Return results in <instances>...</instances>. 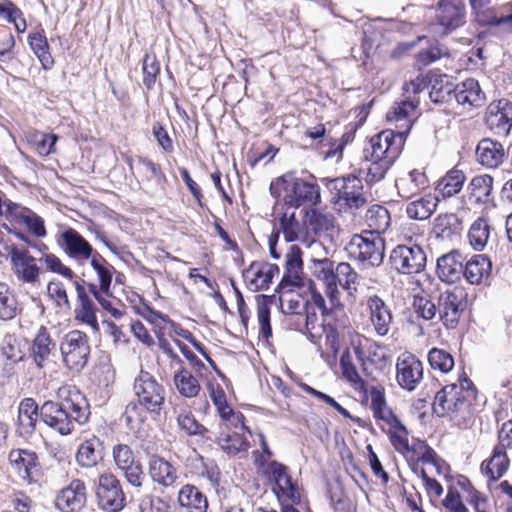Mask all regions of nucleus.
Segmentation results:
<instances>
[{"mask_svg":"<svg viewBox=\"0 0 512 512\" xmlns=\"http://www.w3.org/2000/svg\"><path fill=\"white\" fill-rule=\"evenodd\" d=\"M280 232L283 233L287 242H294L298 239L300 232V224L295 217V213L288 214L285 212L279 219Z\"/></svg>","mask_w":512,"mask_h":512,"instance_id":"338daca9","label":"nucleus"},{"mask_svg":"<svg viewBox=\"0 0 512 512\" xmlns=\"http://www.w3.org/2000/svg\"><path fill=\"white\" fill-rule=\"evenodd\" d=\"M269 470L275 482V491L278 499L282 502V507L300 503L301 489L288 474L287 467L279 462L272 461Z\"/></svg>","mask_w":512,"mask_h":512,"instance_id":"ddd939ff","label":"nucleus"},{"mask_svg":"<svg viewBox=\"0 0 512 512\" xmlns=\"http://www.w3.org/2000/svg\"><path fill=\"white\" fill-rule=\"evenodd\" d=\"M510 459L507 451L497 444L494 446L491 456L481 463L482 473L491 481H497L508 471Z\"/></svg>","mask_w":512,"mask_h":512,"instance_id":"7c9ffc66","label":"nucleus"},{"mask_svg":"<svg viewBox=\"0 0 512 512\" xmlns=\"http://www.w3.org/2000/svg\"><path fill=\"white\" fill-rule=\"evenodd\" d=\"M387 425L389 426L388 435L390 442L395 450L403 455L409 454L411 452L412 446L409 445L407 428L398 418L391 421Z\"/></svg>","mask_w":512,"mask_h":512,"instance_id":"3c124183","label":"nucleus"},{"mask_svg":"<svg viewBox=\"0 0 512 512\" xmlns=\"http://www.w3.org/2000/svg\"><path fill=\"white\" fill-rule=\"evenodd\" d=\"M478 162L487 168L499 167L506 157L503 145L493 139L483 138L476 147Z\"/></svg>","mask_w":512,"mask_h":512,"instance_id":"cd10ccee","label":"nucleus"},{"mask_svg":"<svg viewBox=\"0 0 512 512\" xmlns=\"http://www.w3.org/2000/svg\"><path fill=\"white\" fill-rule=\"evenodd\" d=\"M29 142L33 145L35 152L41 157H47L55 153V145L58 136L54 133H43L37 130L29 133Z\"/></svg>","mask_w":512,"mask_h":512,"instance_id":"603ef678","label":"nucleus"},{"mask_svg":"<svg viewBox=\"0 0 512 512\" xmlns=\"http://www.w3.org/2000/svg\"><path fill=\"white\" fill-rule=\"evenodd\" d=\"M391 267L400 274L419 273L426 265V254L419 245H398L390 254Z\"/></svg>","mask_w":512,"mask_h":512,"instance_id":"9b49d317","label":"nucleus"},{"mask_svg":"<svg viewBox=\"0 0 512 512\" xmlns=\"http://www.w3.org/2000/svg\"><path fill=\"white\" fill-rule=\"evenodd\" d=\"M306 217L307 227L315 235H320L334 227V217L331 214L321 213L314 208H310L306 212Z\"/></svg>","mask_w":512,"mask_h":512,"instance_id":"6e6d98bb","label":"nucleus"},{"mask_svg":"<svg viewBox=\"0 0 512 512\" xmlns=\"http://www.w3.org/2000/svg\"><path fill=\"white\" fill-rule=\"evenodd\" d=\"M9 506L14 512H33L35 501L24 490H13L9 495Z\"/></svg>","mask_w":512,"mask_h":512,"instance_id":"774afa93","label":"nucleus"},{"mask_svg":"<svg viewBox=\"0 0 512 512\" xmlns=\"http://www.w3.org/2000/svg\"><path fill=\"white\" fill-rule=\"evenodd\" d=\"M469 189L475 202L489 203L492 201L493 178L487 174L475 176L469 184Z\"/></svg>","mask_w":512,"mask_h":512,"instance_id":"8fccbe9b","label":"nucleus"},{"mask_svg":"<svg viewBox=\"0 0 512 512\" xmlns=\"http://www.w3.org/2000/svg\"><path fill=\"white\" fill-rule=\"evenodd\" d=\"M437 203L438 199L431 194L419 197L406 205V214L413 220H426L435 212Z\"/></svg>","mask_w":512,"mask_h":512,"instance_id":"a19ab883","label":"nucleus"},{"mask_svg":"<svg viewBox=\"0 0 512 512\" xmlns=\"http://www.w3.org/2000/svg\"><path fill=\"white\" fill-rule=\"evenodd\" d=\"M464 257L462 254L453 250L447 254L442 255L437 259V275L446 283H455L463 275Z\"/></svg>","mask_w":512,"mask_h":512,"instance_id":"bb28decb","label":"nucleus"},{"mask_svg":"<svg viewBox=\"0 0 512 512\" xmlns=\"http://www.w3.org/2000/svg\"><path fill=\"white\" fill-rule=\"evenodd\" d=\"M38 417L40 418V407L35 399L23 398L18 407L17 426L21 435H31L35 429Z\"/></svg>","mask_w":512,"mask_h":512,"instance_id":"2f4dec72","label":"nucleus"},{"mask_svg":"<svg viewBox=\"0 0 512 512\" xmlns=\"http://www.w3.org/2000/svg\"><path fill=\"white\" fill-rule=\"evenodd\" d=\"M247 272L253 274L251 284L256 290H266L274 275L279 273V267L276 264L253 262Z\"/></svg>","mask_w":512,"mask_h":512,"instance_id":"49530a36","label":"nucleus"},{"mask_svg":"<svg viewBox=\"0 0 512 512\" xmlns=\"http://www.w3.org/2000/svg\"><path fill=\"white\" fill-rule=\"evenodd\" d=\"M365 307L374 333L379 337L387 336L394 320L390 307L378 295L368 296Z\"/></svg>","mask_w":512,"mask_h":512,"instance_id":"f3484780","label":"nucleus"},{"mask_svg":"<svg viewBox=\"0 0 512 512\" xmlns=\"http://www.w3.org/2000/svg\"><path fill=\"white\" fill-rule=\"evenodd\" d=\"M385 243L379 235H354L349 243L350 253L365 267L379 266L384 259Z\"/></svg>","mask_w":512,"mask_h":512,"instance_id":"0eeeda50","label":"nucleus"},{"mask_svg":"<svg viewBox=\"0 0 512 512\" xmlns=\"http://www.w3.org/2000/svg\"><path fill=\"white\" fill-rule=\"evenodd\" d=\"M137 168L140 173L145 174L148 180H155L159 189L164 191L167 178L158 165L146 158L140 157L137 162Z\"/></svg>","mask_w":512,"mask_h":512,"instance_id":"0e129e2a","label":"nucleus"},{"mask_svg":"<svg viewBox=\"0 0 512 512\" xmlns=\"http://www.w3.org/2000/svg\"><path fill=\"white\" fill-rule=\"evenodd\" d=\"M492 263L484 254L472 256L465 264L463 275L472 285L487 281L491 275Z\"/></svg>","mask_w":512,"mask_h":512,"instance_id":"473e14b6","label":"nucleus"},{"mask_svg":"<svg viewBox=\"0 0 512 512\" xmlns=\"http://www.w3.org/2000/svg\"><path fill=\"white\" fill-rule=\"evenodd\" d=\"M6 213L5 218L10 223L25 226L32 236L44 238L47 235L44 219L32 209L14 202L7 204Z\"/></svg>","mask_w":512,"mask_h":512,"instance_id":"4468645a","label":"nucleus"},{"mask_svg":"<svg viewBox=\"0 0 512 512\" xmlns=\"http://www.w3.org/2000/svg\"><path fill=\"white\" fill-rule=\"evenodd\" d=\"M455 385V397L459 400L463 399L462 411H466L475 401L477 396V390L472 381L467 376H461L457 383H451Z\"/></svg>","mask_w":512,"mask_h":512,"instance_id":"bf43d9fd","label":"nucleus"},{"mask_svg":"<svg viewBox=\"0 0 512 512\" xmlns=\"http://www.w3.org/2000/svg\"><path fill=\"white\" fill-rule=\"evenodd\" d=\"M27 43L42 68L46 71L51 70L55 65V60L44 29L40 28L38 31L30 32L27 36Z\"/></svg>","mask_w":512,"mask_h":512,"instance_id":"c756f323","label":"nucleus"},{"mask_svg":"<svg viewBox=\"0 0 512 512\" xmlns=\"http://www.w3.org/2000/svg\"><path fill=\"white\" fill-rule=\"evenodd\" d=\"M173 382L179 394L186 398L198 396L201 390L197 378L184 366H181L179 370L174 373Z\"/></svg>","mask_w":512,"mask_h":512,"instance_id":"37998d69","label":"nucleus"},{"mask_svg":"<svg viewBox=\"0 0 512 512\" xmlns=\"http://www.w3.org/2000/svg\"><path fill=\"white\" fill-rule=\"evenodd\" d=\"M60 349L65 365L70 370L78 371L88 361L90 354L89 338L82 331L72 330L65 335Z\"/></svg>","mask_w":512,"mask_h":512,"instance_id":"6e6552de","label":"nucleus"},{"mask_svg":"<svg viewBox=\"0 0 512 512\" xmlns=\"http://www.w3.org/2000/svg\"><path fill=\"white\" fill-rule=\"evenodd\" d=\"M89 259L98 276L99 285L86 281V287L103 310L116 319L123 317L126 314V302L128 301L125 283L122 280L124 275H117L115 283L111 286L113 266L97 251H94Z\"/></svg>","mask_w":512,"mask_h":512,"instance_id":"f03ea898","label":"nucleus"},{"mask_svg":"<svg viewBox=\"0 0 512 512\" xmlns=\"http://www.w3.org/2000/svg\"><path fill=\"white\" fill-rule=\"evenodd\" d=\"M77 295V302L74 310L76 321L89 326L93 331L99 330L97 319V307L86 291V280H77L74 285Z\"/></svg>","mask_w":512,"mask_h":512,"instance_id":"4be33fe9","label":"nucleus"},{"mask_svg":"<svg viewBox=\"0 0 512 512\" xmlns=\"http://www.w3.org/2000/svg\"><path fill=\"white\" fill-rule=\"evenodd\" d=\"M217 443L228 456L246 453L249 449L248 440L237 431L220 432L217 436Z\"/></svg>","mask_w":512,"mask_h":512,"instance_id":"79ce46f5","label":"nucleus"},{"mask_svg":"<svg viewBox=\"0 0 512 512\" xmlns=\"http://www.w3.org/2000/svg\"><path fill=\"white\" fill-rule=\"evenodd\" d=\"M335 269L334 262L327 257L311 259L310 270L312 275L325 284L326 294L332 306L341 308L340 292L334 283Z\"/></svg>","mask_w":512,"mask_h":512,"instance_id":"aec40b11","label":"nucleus"},{"mask_svg":"<svg viewBox=\"0 0 512 512\" xmlns=\"http://www.w3.org/2000/svg\"><path fill=\"white\" fill-rule=\"evenodd\" d=\"M370 398L371 409L376 419L388 424L398 418L387 405L384 388L380 386L371 387Z\"/></svg>","mask_w":512,"mask_h":512,"instance_id":"de8ad7c7","label":"nucleus"},{"mask_svg":"<svg viewBox=\"0 0 512 512\" xmlns=\"http://www.w3.org/2000/svg\"><path fill=\"white\" fill-rule=\"evenodd\" d=\"M427 185L428 180L425 173L417 169L410 171L406 176L396 180L398 194L403 199L408 200L417 196Z\"/></svg>","mask_w":512,"mask_h":512,"instance_id":"f704fd0d","label":"nucleus"},{"mask_svg":"<svg viewBox=\"0 0 512 512\" xmlns=\"http://www.w3.org/2000/svg\"><path fill=\"white\" fill-rule=\"evenodd\" d=\"M304 280L302 251L299 246L291 245L285 254V274L280 285L301 287Z\"/></svg>","mask_w":512,"mask_h":512,"instance_id":"393cba45","label":"nucleus"},{"mask_svg":"<svg viewBox=\"0 0 512 512\" xmlns=\"http://www.w3.org/2000/svg\"><path fill=\"white\" fill-rule=\"evenodd\" d=\"M466 23V7L459 0H439L435 8L437 32L448 35Z\"/></svg>","mask_w":512,"mask_h":512,"instance_id":"1a4fd4ad","label":"nucleus"},{"mask_svg":"<svg viewBox=\"0 0 512 512\" xmlns=\"http://www.w3.org/2000/svg\"><path fill=\"white\" fill-rule=\"evenodd\" d=\"M101 446L102 442L96 436H92L91 438L84 440L79 445L76 452L77 464L84 468H92L96 466L102 459L100 451Z\"/></svg>","mask_w":512,"mask_h":512,"instance_id":"58836bf2","label":"nucleus"},{"mask_svg":"<svg viewBox=\"0 0 512 512\" xmlns=\"http://www.w3.org/2000/svg\"><path fill=\"white\" fill-rule=\"evenodd\" d=\"M392 165L385 160L366 159L363 156L359 173L367 184L372 185L384 179Z\"/></svg>","mask_w":512,"mask_h":512,"instance_id":"a18cd8bd","label":"nucleus"},{"mask_svg":"<svg viewBox=\"0 0 512 512\" xmlns=\"http://www.w3.org/2000/svg\"><path fill=\"white\" fill-rule=\"evenodd\" d=\"M278 188L284 191V203L291 208L303 206L310 209L321 202V188L312 176L310 180H306L288 172L270 185V192L276 198L280 196Z\"/></svg>","mask_w":512,"mask_h":512,"instance_id":"20e7f679","label":"nucleus"},{"mask_svg":"<svg viewBox=\"0 0 512 512\" xmlns=\"http://www.w3.org/2000/svg\"><path fill=\"white\" fill-rule=\"evenodd\" d=\"M10 472L26 487H41L46 483L45 468L39 454L30 448H12L7 455Z\"/></svg>","mask_w":512,"mask_h":512,"instance_id":"39448f33","label":"nucleus"},{"mask_svg":"<svg viewBox=\"0 0 512 512\" xmlns=\"http://www.w3.org/2000/svg\"><path fill=\"white\" fill-rule=\"evenodd\" d=\"M396 379L401 388L415 390L423 379L422 362L414 354L403 352L396 361Z\"/></svg>","mask_w":512,"mask_h":512,"instance_id":"2eb2a0df","label":"nucleus"},{"mask_svg":"<svg viewBox=\"0 0 512 512\" xmlns=\"http://www.w3.org/2000/svg\"><path fill=\"white\" fill-rule=\"evenodd\" d=\"M44 261L47 269L53 273L60 274L61 276L69 279L73 285L77 283V280H83V278L76 275L69 267L65 266L60 258L55 254H45Z\"/></svg>","mask_w":512,"mask_h":512,"instance_id":"69168bd1","label":"nucleus"},{"mask_svg":"<svg viewBox=\"0 0 512 512\" xmlns=\"http://www.w3.org/2000/svg\"><path fill=\"white\" fill-rule=\"evenodd\" d=\"M96 499L99 507L107 512H119L125 507V493L113 474L104 473L99 476Z\"/></svg>","mask_w":512,"mask_h":512,"instance_id":"9d476101","label":"nucleus"},{"mask_svg":"<svg viewBox=\"0 0 512 512\" xmlns=\"http://www.w3.org/2000/svg\"><path fill=\"white\" fill-rule=\"evenodd\" d=\"M11 266L18 282L31 286L39 285L41 268L26 247H22L21 252L15 255Z\"/></svg>","mask_w":512,"mask_h":512,"instance_id":"412c9836","label":"nucleus"},{"mask_svg":"<svg viewBox=\"0 0 512 512\" xmlns=\"http://www.w3.org/2000/svg\"><path fill=\"white\" fill-rule=\"evenodd\" d=\"M471 12L475 20L481 26L504 27L506 30H512V1L504 6L506 15H493L489 9L492 0H468Z\"/></svg>","mask_w":512,"mask_h":512,"instance_id":"a211bd4d","label":"nucleus"},{"mask_svg":"<svg viewBox=\"0 0 512 512\" xmlns=\"http://www.w3.org/2000/svg\"><path fill=\"white\" fill-rule=\"evenodd\" d=\"M178 503L186 512H207L208 500L200 489L192 484L184 485L178 492Z\"/></svg>","mask_w":512,"mask_h":512,"instance_id":"72a5a7b5","label":"nucleus"},{"mask_svg":"<svg viewBox=\"0 0 512 512\" xmlns=\"http://www.w3.org/2000/svg\"><path fill=\"white\" fill-rule=\"evenodd\" d=\"M454 92V101L463 106L464 109L469 110L484 104L485 95L475 79L469 78L457 84Z\"/></svg>","mask_w":512,"mask_h":512,"instance_id":"c85d7f7f","label":"nucleus"},{"mask_svg":"<svg viewBox=\"0 0 512 512\" xmlns=\"http://www.w3.org/2000/svg\"><path fill=\"white\" fill-rule=\"evenodd\" d=\"M152 480L163 487H171L178 479L177 469L164 458L152 456L149 461Z\"/></svg>","mask_w":512,"mask_h":512,"instance_id":"c9c22d12","label":"nucleus"},{"mask_svg":"<svg viewBox=\"0 0 512 512\" xmlns=\"http://www.w3.org/2000/svg\"><path fill=\"white\" fill-rule=\"evenodd\" d=\"M87 499L85 482L75 478L57 492L54 505L60 512H80L86 506Z\"/></svg>","mask_w":512,"mask_h":512,"instance_id":"f8f14e48","label":"nucleus"},{"mask_svg":"<svg viewBox=\"0 0 512 512\" xmlns=\"http://www.w3.org/2000/svg\"><path fill=\"white\" fill-rule=\"evenodd\" d=\"M490 235V226L483 218H478L470 227L468 239L471 246L478 251L484 249Z\"/></svg>","mask_w":512,"mask_h":512,"instance_id":"4d7b16f0","label":"nucleus"},{"mask_svg":"<svg viewBox=\"0 0 512 512\" xmlns=\"http://www.w3.org/2000/svg\"><path fill=\"white\" fill-rule=\"evenodd\" d=\"M405 143L402 132L386 129L373 136L363 150L366 159L385 160L394 163Z\"/></svg>","mask_w":512,"mask_h":512,"instance_id":"423d86ee","label":"nucleus"},{"mask_svg":"<svg viewBox=\"0 0 512 512\" xmlns=\"http://www.w3.org/2000/svg\"><path fill=\"white\" fill-rule=\"evenodd\" d=\"M57 243L71 258L87 260L95 251L90 243L73 228L61 232L57 238Z\"/></svg>","mask_w":512,"mask_h":512,"instance_id":"b1692460","label":"nucleus"},{"mask_svg":"<svg viewBox=\"0 0 512 512\" xmlns=\"http://www.w3.org/2000/svg\"><path fill=\"white\" fill-rule=\"evenodd\" d=\"M47 295L55 306L60 309L70 310L71 302L65 285L58 279H52L47 284Z\"/></svg>","mask_w":512,"mask_h":512,"instance_id":"680f3d73","label":"nucleus"},{"mask_svg":"<svg viewBox=\"0 0 512 512\" xmlns=\"http://www.w3.org/2000/svg\"><path fill=\"white\" fill-rule=\"evenodd\" d=\"M462 404L463 400L455 397V385H446L435 395L433 411L438 416L461 412Z\"/></svg>","mask_w":512,"mask_h":512,"instance_id":"e433bc0d","label":"nucleus"},{"mask_svg":"<svg viewBox=\"0 0 512 512\" xmlns=\"http://www.w3.org/2000/svg\"><path fill=\"white\" fill-rule=\"evenodd\" d=\"M419 104V99H403L400 102H396L393 107L387 113V121L395 123L396 132H402L403 137L410 131L413 124V115Z\"/></svg>","mask_w":512,"mask_h":512,"instance_id":"a878e982","label":"nucleus"},{"mask_svg":"<svg viewBox=\"0 0 512 512\" xmlns=\"http://www.w3.org/2000/svg\"><path fill=\"white\" fill-rule=\"evenodd\" d=\"M90 405L76 386L58 388L56 400H47L40 406V420L61 436H68L75 425H84L90 417Z\"/></svg>","mask_w":512,"mask_h":512,"instance_id":"f257e3e1","label":"nucleus"},{"mask_svg":"<svg viewBox=\"0 0 512 512\" xmlns=\"http://www.w3.org/2000/svg\"><path fill=\"white\" fill-rule=\"evenodd\" d=\"M362 190L361 179L354 175H348L346 176V185H344L338 202H343L349 209H359L367 202Z\"/></svg>","mask_w":512,"mask_h":512,"instance_id":"4c0bfd02","label":"nucleus"},{"mask_svg":"<svg viewBox=\"0 0 512 512\" xmlns=\"http://www.w3.org/2000/svg\"><path fill=\"white\" fill-rule=\"evenodd\" d=\"M465 180L463 171L454 168L438 181L436 189L444 198L452 197L462 190Z\"/></svg>","mask_w":512,"mask_h":512,"instance_id":"09e8293b","label":"nucleus"},{"mask_svg":"<svg viewBox=\"0 0 512 512\" xmlns=\"http://www.w3.org/2000/svg\"><path fill=\"white\" fill-rule=\"evenodd\" d=\"M429 97L434 103H451L454 100L456 85L447 75H435L430 78Z\"/></svg>","mask_w":512,"mask_h":512,"instance_id":"ea45409f","label":"nucleus"},{"mask_svg":"<svg viewBox=\"0 0 512 512\" xmlns=\"http://www.w3.org/2000/svg\"><path fill=\"white\" fill-rule=\"evenodd\" d=\"M365 221L368 227L377 235L386 231L390 225V214L381 205H372L365 214Z\"/></svg>","mask_w":512,"mask_h":512,"instance_id":"864d4df0","label":"nucleus"},{"mask_svg":"<svg viewBox=\"0 0 512 512\" xmlns=\"http://www.w3.org/2000/svg\"><path fill=\"white\" fill-rule=\"evenodd\" d=\"M466 306L463 291H446L438 297V314L444 326L453 329L457 326Z\"/></svg>","mask_w":512,"mask_h":512,"instance_id":"dca6fc26","label":"nucleus"},{"mask_svg":"<svg viewBox=\"0 0 512 512\" xmlns=\"http://www.w3.org/2000/svg\"><path fill=\"white\" fill-rule=\"evenodd\" d=\"M56 350V343L46 326H40L29 348V358L40 370L44 369L51 361V356Z\"/></svg>","mask_w":512,"mask_h":512,"instance_id":"5701e85b","label":"nucleus"},{"mask_svg":"<svg viewBox=\"0 0 512 512\" xmlns=\"http://www.w3.org/2000/svg\"><path fill=\"white\" fill-rule=\"evenodd\" d=\"M340 367L343 377L353 386L356 390L365 391L366 382L362 379L355 365L351 362L349 352L343 353L340 358Z\"/></svg>","mask_w":512,"mask_h":512,"instance_id":"052dcab7","label":"nucleus"},{"mask_svg":"<svg viewBox=\"0 0 512 512\" xmlns=\"http://www.w3.org/2000/svg\"><path fill=\"white\" fill-rule=\"evenodd\" d=\"M179 427L188 435L201 436L212 440V432L200 424L190 412H182L177 417Z\"/></svg>","mask_w":512,"mask_h":512,"instance_id":"13d9d810","label":"nucleus"},{"mask_svg":"<svg viewBox=\"0 0 512 512\" xmlns=\"http://www.w3.org/2000/svg\"><path fill=\"white\" fill-rule=\"evenodd\" d=\"M487 127L496 135H507L512 127V102L501 99L491 103L486 111Z\"/></svg>","mask_w":512,"mask_h":512,"instance_id":"6ab92c4d","label":"nucleus"},{"mask_svg":"<svg viewBox=\"0 0 512 512\" xmlns=\"http://www.w3.org/2000/svg\"><path fill=\"white\" fill-rule=\"evenodd\" d=\"M164 403V389L155 378L146 371H141L133 384V399L130 401L131 411L140 424L134 431L136 437L144 439L149 435L146 424L148 414L158 413Z\"/></svg>","mask_w":512,"mask_h":512,"instance_id":"7ed1b4c3","label":"nucleus"},{"mask_svg":"<svg viewBox=\"0 0 512 512\" xmlns=\"http://www.w3.org/2000/svg\"><path fill=\"white\" fill-rule=\"evenodd\" d=\"M21 312L14 290L6 283L0 282V320L14 319Z\"/></svg>","mask_w":512,"mask_h":512,"instance_id":"c03bdc74","label":"nucleus"},{"mask_svg":"<svg viewBox=\"0 0 512 512\" xmlns=\"http://www.w3.org/2000/svg\"><path fill=\"white\" fill-rule=\"evenodd\" d=\"M428 362L432 369L439 370L442 373H448L454 367L452 355L439 348H432L428 352Z\"/></svg>","mask_w":512,"mask_h":512,"instance_id":"e2e57ef3","label":"nucleus"},{"mask_svg":"<svg viewBox=\"0 0 512 512\" xmlns=\"http://www.w3.org/2000/svg\"><path fill=\"white\" fill-rule=\"evenodd\" d=\"M358 274L354 268L347 262H341L336 266L334 273V283L338 288L340 285L344 290H347L349 294L356 291Z\"/></svg>","mask_w":512,"mask_h":512,"instance_id":"5fc2aeb1","label":"nucleus"}]
</instances>
